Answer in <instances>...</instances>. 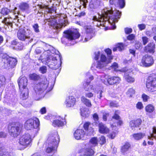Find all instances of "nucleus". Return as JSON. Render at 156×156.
Listing matches in <instances>:
<instances>
[{
  "mask_svg": "<svg viewBox=\"0 0 156 156\" xmlns=\"http://www.w3.org/2000/svg\"><path fill=\"white\" fill-rule=\"evenodd\" d=\"M0 57L2 58V61L5 63L6 61L8 62H13V66H14L16 64L17 61L16 59L11 58L9 57L6 54L4 53H1L0 54Z\"/></svg>",
  "mask_w": 156,
  "mask_h": 156,
  "instance_id": "obj_18",
  "label": "nucleus"
},
{
  "mask_svg": "<svg viewBox=\"0 0 156 156\" xmlns=\"http://www.w3.org/2000/svg\"><path fill=\"white\" fill-rule=\"evenodd\" d=\"M74 136L76 139L82 140L86 139L87 136L83 130L82 129H78L76 130L74 133Z\"/></svg>",
  "mask_w": 156,
  "mask_h": 156,
  "instance_id": "obj_16",
  "label": "nucleus"
},
{
  "mask_svg": "<svg viewBox=\"0 0 156 156\" xmlns=\"http://www.w3.org/2000/svg\"><path fill=\"white\" fill-rule=\"evenodd\" d=\"M99 142L100 144L102 145L104 144L106 142L105 137L103 136H101L100 138Z\"/></svg>",
  "mask_w": 156,
  "mask_h": 156,
  "instance_id": "obj_49",
  "label": "nucleus"
},
{
  "mask_svg": "<svg viewBox=\"0 0 156 156\" xmlns=\"http://www.w3.org/2000/svg\"><path fill=\"white\" fill-rule=\"evenodd\" d=\"M100 0H91L89 4L90 8L92 9H96L100 6Z\"/></svg>",
  "mask_w": 156,
  "mask_h": 156,
  "instance_id": "obj_23",
  "label": "nucleus"
},
{
  "mask_svg": "<svg viewBox=\"0 0 156 156\" xmlns=\"http://www.w3.org/2000/svg\"><path fill=\"white\" fill-rule=\"evenodd\" d=\"M136 107L138 109H141L143 108L144 106L142 103L139 102L136 104Z\"/></svg>",
  "mask_w": 156,
  "mask_h": 156,
  "instance_id": "obj_52",
  "label": "nucleus"
},
{
  "mask_svg": "<svg viewBox=\"0 0 156 156\" xmlns=\"http://www.w3.org/2000/svg\"><path fill=\"white\" fill-rule=\"evenodd\" d=\"M115 132H112L109 135V136L112 139H114L115 136Z\"/></svg>",
  "mask_w": 156,
  "mask_h": 156,
  "instance_id": "obj_64",
  "label": "nucleus"
},
{
  "mask_svg": "<svg viewBox=\"0 0 156 156\" xmlns=\"http://www.w3.org/2000/svg\"><path fill=\"white\" fill-rule=\"evenodd\" d=\"M39 70L41 73L42 74H44L47 72V67L45 66H43L39 68Z\"/></svg>",
  "mask_w": 156,
  "mask_h": 156,
  "instance_id": "obj_46",
  "label": "nucleus"
},
{
  "mask_svg": "<svg viewBox=\"0 0 156 156\" xmlns=\"http://www.w3.org/2000/svg\"><path fill=\"white\" fill-rule=\"evenodd\" d=\"M23 89V90H21L22 91L21 96L23 99H26L28 97V90L27 88Z\"/></svg>",
  "mask_w": 156,
  "mask_h": 156,
  "instance_id": "obj_35",
  "label": "nucleus"
},
{
  "mask_svg": "<svg viewBox=\"0 0 156 156\" xmlns=\"http://www.w3.org/2000/svg\"><path fill=\"white\" fill-rule=\"evenodd\" d=\"M93 118L94 120V121H95L94 123L95 125L96 126L98 124V120L99 119V117L98 115V114L95 113L93 115Z\"/></svg>",
  "mask_w": 156,
  "mask_h": 156,
  "instance_id": "obj_47",
  "label": "nucleus"
},
{
  "mask_svg": "<svg viewBox=\"0 0 156 156\" xmlns=\"http://www.w3.org/2000/svg\"><path fill=\"white\" fill-rule=\"evenodd\" d=\"M142 97L144 101H146L148 99H149V96L144 94L142 95Z\"/></svg>",
  "mask_w": 156,
  "mask_h": 156,
  "instance_id": "obj_56",
  "label": "nucleus"
},
{
  "mask_svg": "<svg viewBox=\"0 0 156 156\" xmlns=\"http://www.w3.org/2000/svg\"><path fill=\"white\" fill-rule=\"evenodd\" d=\"M22 127V125L19 124L9 126L8 129L9 134L13 137H17L20 134Z\"/></svg>",
  "mask_w": 156,
  "mask_h": 156,
  "instance_id": "obj_10",
  "label": "nucleus"
},
{
  "mask_svg": "<svg viewBox=\"0 0 156 156\" xmlns=\"http://www.w3.org/2000/svg\"><path fill=\"white\" fill-rule=\"evenodd\" d=\"M49 21L51 22L50 24L51 25L55 26L57 29L61 28L63 27H65L66 25L67 20L63 18L62 19L60 20L59 24L57 23L56 19H50L49 20Z\"/></svg>",
  "mask_w": 156,
  "mask_h": 156,
  "instance_id": "obj_14",
  "label": "nucleus"
},
{
  "mask_svg": "<svg viewBox=\"0 0 156 156\" xmlns=\"http://www.w3.org/2000/svg\"><path fill=\"white\" fill-rule=\"evenodd\" d=\"M97 126L99 127L100 133H107L109 132V129L102 122L99 123Z\"/></svg>",
  "mask_w": 156,
  "mask_h": 156,
  "instance_id": "obj_19",
  "label": "nucleus"
},
{
  "mask_svg": "<svg viewBox=\"0 0 156 156\" xmlns=\"http://www.w3.org/2000/svg\"><path fill=\"white\" fill-rule=\"evenodd\" d=\"M155 46L154 43L153 42L149 43L145 47L144 50L147 52L154 53L155 52Z\"/></svg>",
  "mask_w": 156,
  "mask_h": 156,
  "instance_id": "obj_22",
  "label": "nucleus"
},
{
  "mask_svg": "<svg viewBox=\"0 0 156 156\" xmlns=\"http://www.w3.org/2000/svg\"><path fill=\"white\" fill-rule=\"evenodd\" d=\"M90 84V82H86L83 83V88L86 91H90L92 90H94L93 86Z\"/></svg>",
  "mask_w": 156,
  "mask_h": 156,
  "instance_id": "obj_26",
  "label": "nucleus"
},
{
  "mask_svg": "<svg viewBox=\"0 0 156 156\" xmlns=\"http://www.w3.org/2000/svg\"><path fill=\"white\" fill-rule=\"evenodd\" d=\"M106 76L103 75L101 77V80L105 85L108 84L112 85L118 84L120 83L121 80L120 78L117 76L112 77L108 79L105 78Z\"/></svg>",
  "mask_w": 156,
  "mask_h": 156,
  "instance_id": "obj_12",
  "label": "nucleus"
},
{
  "mask_svg": "<svg viewBox=\"0 0 156 156\" xmlns=\"http://www.w3.org/2000/svg\"><path fill=\"white\" fill-rule=\"evenodd\" d=\"M83 153V154L80 156H92L94 153L93 150L90 148L84 149Z\"/></svg>",
  "mask_w": 156,
  "mask_h": 156,
  "instance_id": "obj_25",
  "label": "nucleus"
},
{
  "mask_svg": "<svg viewBox=\"0 0 156 156\" xmlns=\"http://www.w3.org/2000/svg\"><path fill=\"white\" fill-rule=\"evenodd\" d=\"M130 146V145L129 143H126L122 147L121 150L122 153L124 154H125L128 151Z\"/></svg>",
  "mask_w": 156,
  "mask_h": 156,
  "instance_id": "obj_30",
  "label": "nucleus"
},
{
  "mask_svg": "<svg viewBox=\"0 0 156 156\" xmlns=\"http://www.w3.org/2000/svg\"><path fill=\"white\" fill-rule=\"evenodd\" d=\"M18 82L20 91L23 89L26 88L27 85V80L25 76H20L18 79Z\"/></svg>",
  "mask_w": 156,
  "mask_h": 156,
  "instance_id": "obj_17",
  "label": "nucleus"
},
{
  "mask_svg": "<svg viewBox=\"0 0 156 156\" xmlns=\"http://www.w3.org/2000/svg\"><path fill=\"white\" fill-rule=\"evenodd\" d=\"M135 37V36L133 34L129 35L127 37V39L129 40H134Z\"/></svg>",
  "mask_w": 156,
  "mask_h": 156,
  "instance_id": "obj_58",
  "label": "nucleus"
},
{
  "mask_svg": "<svg viewBox=\"0 0 156 156\" xmlns=\"http://www.w3.org/2000/svg\"><path fill=\"white\" fill-rule=\"evenodd\" d=\"M13 62H7L6 61V62L4 63V64L3 65L4 67L6 69H9L10 68H13L14 66L16 65V64L14 66H13Z\"/></svg>",
  "mask_w": 156,
  "mask_h": 156,
  "instance_id": "obj_40",
  "label": "nucleus"
},
{
  "mask_svg": "<svg viewBox=\"0 0 156 156\" xmlns=\"http://www.w3.org/2000/svg\"><path fill=\"white\" fill-rule=\"evenodd\" d=\"M142 46V44L139 42L137 41L135 44V47L136 49H139Z\"/></svg>",
  "mask_w": 156,
  "mask_h": 156,
  "instance_id": "obj_55",
  "label": "nucleus"
},
{
  "mask_svg": "<svg viewBox=\"0 0 156 156\" xmlns=\"http://www.w3.org/2000/svg\"><path fill=\"white\" fill-rule=\"evenodd\" d=\"M10 12L9 10L7 8H3L1 10V13L4 15H7Z\"/></svg>",
  "mask_w": 156,
  "mask_h": 156,
  "instance_id": "obj_48",
  "label": "nucleus"
},
{
  "mask_svg": "<svg viewBox=\"0 0 156 156\" xmlns=\"http://www.w3.org/2000/svg\"><path fill=\"white\" fill-rule=\"evenodd\" d=\"M118 1L116 4V6L119 7L121 8H124L125 3V0H117Z\"/></svg>",
  "mask_w": 156,
  "mask_h": 156,
  "instance_id": "obj_41",
  "label": "nucleus"
},
{
  "mask_svg": "<svg viewBox=\"0 0 156 156\" xmlns=\"http://www.w3.org/2000/svg\"><path fill=\"white\" fill-rule=\"evenodd\" d=\"M135 93V90L132 88H131L128 89L127 92V94L128 96L132 97Z\"/></svg>",
  "mask_w": 156,
  "mask_h": 156,
  "instance_id": "obj_43",
  "label": "nucleus"
},
{
  "mask_svg": "<svg viewBox=\"0 0 156 156\" xmlns=\"http://www.w3.org/2000/svg\"><path fill=\"white\" fill-rule=\"evenodd\" d=\"M44 51L39 60H41L43 63L45 62L50 68L53 69L59 68L62 63L61 56L58 55L59 52L49 45H45Z\"/></svg>",
  "mask_w": 156,
  "mask_h": 156,
  "instance_id": "obj_1",
  "label": "nucleus"
},
{
  "mask_svg": "<svg viewBox=\"0 0 156 156\" xmlns=\"http://www.w3.org/2000/svg\"><path fill=\"white\" fill-rule=\"evenodd\" d=\"M90 113L89 110L86 108L81 109V115L83 117H88Z\"/></svg>",
  "mask_w": 156,
  "mask_h": 156,
  "instance_id": "obj_32",
  "label": "nucleus"
},
{
  "mask_svg": "<svg viewBox=\"0 0 156 156\" xmlns=\"http://www.w3.org/2000/svg\"><path fill=\"white\" fill-rule=\"evenodd\" d=\"M75 99L73 96H70L68 97L65 102V104L66 106L68 107H70L73 106L75 103Z\"/></svg>",
  "mask_w": 156,
  "mask_h": 156,
  "instance_id": "obj_20",
  "label": "nucleus"
},
{
  "mask_svg": "<svg viewBox=\"0 0 156 156\" xmlns=\"http://www.w3.org/2000/svg\"><path fill=\"white\" fill-rule=\"evenodd\" d=\"M118 64L116 62L113 63L112 66V69H114L115 70H116V69L118 68Z\"/></svg>",
  "mask_w": 156,
  "mask_h": 156,
  "instance_id": "obj_59",
  "label": "nucleus"
},
{
  "mask_svg": "<svg viewBox=\"0 0 156 156\" xmlns=\"http://www.w3.org/2000/svg\"><path fill=\"white\" fill-rule=\"evenodd\" d=\"M64 37L69 40H74L78 38L80 34L76 29H72L65 31Z\"/></svg>",
  "mask_w": 156,
  "mask_h": 156,
  "instance_id": "obj_11",
  "label": "nucleus"
},
{
  "mask_svg": "<svg viewBox=\"0 0 156 156\" xmlns=\"http://www.w3.org/2000/svg\"><path fill=\"white\" fill-rule=\"evenodd\" d=\"M85 96L86 97L90 98L93 96V94L91 92H87L85 94Z\"/></svg>",
  "mask_w": 156,
  "mask_h": 156,
  "instance_id": "obj_62",
  "label": "nucleus"
},
{
  "mask_svg": "<svg viewBox=\"0 0 156 156\" xmlns=\"http://www.w3.org/2000/svg\"><path fill=\"white\" fill-rule=\"evenodd\" d=\"M5 25L12 27V19L11 18H5L3 20Z\"/></svg>",
  "mask_w": 156,
  "mask_h": 156,
  "instance_id": "obj_36",
  "label": "nucleus"
},
{
  "mask_svg": "<svg viewBox=\"0 0 156 156\" xmlns=\"http://www.w3.org/2000/svg\"><path fill=\"white\" fill-rule=\"evenodd\" d=\"M85 29L87 33L86 34L87 35L85 37L82 36V41H83V42L87 41L90 39L94 35V34H93V29L91 27L89 26L86 27Z\"/></svg>",
  "mask_w": 156,
  "mask_h": 156,
  "instance_id": "obj_15",
  "label": "nucleus"
},
{
  "mask_svg": "<svg viewBox=\"0 0 156 156\" xmlns=\"http://www.w3.org/2000/svg\"><path fill=\"white\" fill-rule=\"evenodd\" d=\"M132 30L131 28H126L125 29V32L126 34H129L132 32Z\"/></svg>",
  "mask_w": 156,
  "mask_h": 156,
  "instance_id": "obj_63",
  "label": "nucleus"
},
{
  "mask_svg": "<svg viewBox=\"0 0 156 156\" xmlns=\"http://www.w3.org/2000/svg\"><path fill=\"white\" fill-rule=\"evenodd\" d=\"M146 34L148 37H151L154 35V34H153L152 31H147L146 32Z\"/></svg>",
  "mask_w": 156,
  "mask_h": 156,
  "instance_id": "obj_54",
  "label": "nucleus"
},
{
  "mask_svg": "<svg viewBox=\"0 0 156 156\" xmlns=\"http://www.w3.org/2000/svg\"><path fill=\"white\" fill-rule=\"evenodd\" d=\"M124 45L122 43H120L117 44L116 47L114 48L113 49V51H121L124 49Z\"/></svg>",
  "mask_w": 156,
  "mask_h": 156,
  "instance_id": "obj_38",
  "label": "nucleus"
},
{
  "mask_svg": "<svg viewBox=\"0 0 156 156\" xmlns=\"http://www.w3.org/2000/svg\"><path fill=\"white\" fill-rule=\"evenodd\" d=\"M121 14V12L119 11H113L109 8H105L102 10L101 15L99 14L98 17L96 16H94L93 20L95 22H98L96 25L98 27L100 26H105V22L108 21L112 26V29H115L116 28L115 23L118 22L120 18Z\"/></svg>",
  "mask_w": 156,
  "mask_h": 156,
  "instance_id": "obj_2",
  "label": "nucleus"
},
{
  "mask_svg": "<svg viewBox=\"0 0 156 156\" xmlns=\"http://www.w3.org/2000/svg\"><path fill=\"white\" fill-rule=\"evenodd\" d=\"M141 120L138 119L135 120H133L130 121L129 126L132 129H135V127L139 126L141 124Z\"/></svg>",
  "mask_w": 156,
  "mask_h": 156,
  "instance_id": "obj_21",
  "label": "nucleus"
},
{
  "mask_svg": "<svg viewBox=\"0 0 156 156\" xmlns=\"http://www.w3.org/2000/svg\"><path fill=\"white\" fill-rule=\"evenodd\" d=\"M29 77L31 80H38L40 78V77L39 75L35 73L30 74Z\"/></svg>",
  "mask_w": 156,
  "mask_h": 156,
  "instance_id": "obj_39",
  "label": "nucleus"
},
{
  "mask_svg": "<svg viewBox=\"0 0 156 156\" xmlns=\"http://www.w3.org/2000/svg\"><path fill=\"white\" fill-rule=\"evenodd\" d=\"M17 35L19 40L28 43L32 42L33 40V33L28 29L20 30L17 32Z\"/></svg>",
  "mask_w": 156,
  "mask_h": 156,
  "instance_id": "obj_6",
  "label": "nucleus"
},
{
  "mask_svg": "<svg viewBox=\"0 0 156 156\" xmlns=\"http://www.w3.org/2000/svg\"><path fill=\"white\" fill-rule=\"evenodd\" d=\"M81 100L87 106L90 107L91 105V102L90 100L86 98L84 96H82L81 98Z\"/></svg>",
  "mask_w": 156,
  "mask_h": 156,
  "instance_id": "obj_33",
  "label": "nucleus"
},
{
  "mask_svg": "<svg viewBox=\"0 0 156 156\" xmlns=\"http://www.w3.org/2000/svg\"><path fill=\"white\" fill-rule=\"evenodd\" d=\"M49 84V82L46 79L44 81L37 84L34 87V90L35 93L34 96L36 100H39L40 98L44 97V91L46 90Z\"/></svg>",
  "mask_w": 156,
  "mask_h": 156,
  "instance_id": "obj_5",
  "label": "nucleus"
},
{
  "mask_svg": "<svg viewBox=\"0 0 156 156\" xmlns=\"http://www.w3.org/2000/svg\"><path fill=\"white\" fill-rule=\"evenodd\" d=\"M11 44L14 45V47L15 49L17 50H21L22 48V46L16 40L12 41L11 42Z\"/></svg>",
  "mask_w": 156,
  "mask_h": 156,
  "instance_id": "obj_31",
  "label": "nucleus"
},
{
  "mask_svg": "<svg viewBox=\"0 0 156 156\" xmlns=\"http://www.w3.org/2000/svg\"><path fill=\"white\" fill-rule=\"evenodd\" d=\"M146 87L149 91L154 92L156 90V75L155 74H151L148 77Z\"/></svg>",
  "mask_w": 156,
  "mask_h": 156,
  "instance_id": "obj_9",
  "label": "nucleus"
},
{
  "mask_svg": "<svg viewBox=\"0 0 156 156\" xmlns=\"http://www.w3.org/2000/svg\"><path fill=\"white\" fill-rule=\"evenodd\" d=\"M31 141L30 135L29 134H25L21 136L19 139L18 148L23 149L28 146Z\"/></svg>",
  "mask_w": 156,
  "mask_h": 156,
  "instance_id": "obj_8",
  "label": "nucleus"
},
{
  "mask_svg": "<svg viewBox=\"0 0 156 156\" xmlns=\"http://www.w3.org/2000/svg\"><path fill=\"white\" fill-rule=\"evenodd\" d=\"M141 62L143 66L146 67L151 66L154 62L153 58L148 55H145L143 56Z\"/></svg>",
  "mask_w": 156,
  "mask_h": 156,
  "instance_id": "obj_13",
  "label": "nucleus"
},
{
  "mask_svg": "<svg viewBox=\"0 0 156 156\" xmlns=\"http://www.w3.org/2000/svg\"><path fill=\"white\" fill-rule=\"evenodd\" d=\"M154 107L151 104H149L145 107V111L146 112L151 113L153 112L154 110Z\"/></svg>",
  "mask_w": 156,
  "mask_h": 156,
  "instance_id": "obj_37",
  "label": "nucleus"
},
{
  "mask_svg": "<svg viewBox=\"0 0 156 156\" xmlns=\"http://www.w3.org/2000/svg\"><path fill=\"white\" fill-rule=\"evenodd\" d=\"M138 27L139 28L140 30H142L146 28V25L144 24H138Z\"/></svg>",
  "mask_w": 156,
  "mask_h": 156,
  "instance_id": "obj_57",
  "label": "nucleus"
},
{
  "mask_svg": "<svg viewBox=\"0 0 156 156\" xmlns=\"http://www.w3.org/2000/svg\"><path fill=\"white\" fill-rule=\"evenodd\" d=\"M59 141V137L57 132L50 135L47 140L48 146L46 149V152L52 154L55 153L56 151Z\"/></svg>",
  "mask_w": 156,
  "mask_h": 156,
  "instance_id": "obj_4",
  "label": "nucleus"
},
{
  "mask_svg": "<svg viewBox=\"0 0 156 156\" xmlns=\"http://www.w3.org/2000/svg\"><path fill=\"white\" fill-rule=\"evenodd\" d=\"M105 51L108 55V58L103 54H101L100 56L99 51L95 52L94 53V59L96 60H98L95 66L97 68L101 69L106 66L108 64L111 62V60L112 59V57L111 55V50L108 48L105 49Z\"/></svg>",
  "mask_w": 156,
  "mask_h": 156,
  "instance_id": "obj_3",
  "label": "nucleus"
},
{
  "mask_svg": "<svg viewBox=\"0 0 156 156\" xmlns=\"http://www.w3.org/2000/svg\"><path fill=\"white\" fill-rule=\"evenodd\" d=\"M142 40L144 45H146L149 41L148 38L146 36L142 37Z\"/></svg>",
  "mask_w": 156,
  "mask_h": 156,
  "instance_id": "obj_51",
  "label": "nucleus"
},
{
  "mask_svg": "<svg viewBox=\"0 0 156 156\" xmlns=\"http://www.w3.org/2000/svg\"><path fill=\"white\" fill-rule=\"evenodd\" d=\"M124 78L125 80L129 83H133L135 81V78L126 73H125Z\"/></svg>",
  "mask_w": 156,
  "mask_h": 156,
  "instance_id": "obj_28",
  "label": "nucleus"
},
{
  "mask_svg": "<svg viewBox=\"0 0 156 156\" xmlns=\"http://www.w3.org/2000/svg\"><path fill=\"white\" fill-rule=\"evenodd\" d=\"M109 115V114L108 113H105L103 115V119L105 121H106L107 120V117Z\"/></svg>",
  "mask_w": 156,
  "mask_h": 156,
  "instance_id": "obj_60",
  "label": "nucleus"
},
{
  "mask_svg": "<svg viewBox=\"0 0 156 156\" xmlns=\"http://www.w3.org/2000/svg\"><path fill=\"white\" fill-rule=\"evenodd\" d=\"M61 120L62 119L60 117L58 119H55L53 121L52 123V125L54 126L61 127L64 125V123Z\"/></svg>",
  "mask_w": 156,
  "mask_h": 156,
  "instance_id": "obj_24",
  "label": "nucleus"
},
{
  "mask_svg": "<svg viewBox=\"0 0 156 156\" xmlns=\"http://www.w3.org/2000/svg\"><path fill=\"white\" fill-rule=\"evenodd\" d=\"M98 144V140L96 137H93L90 140L89 144V147H94Z\"/></svg>",
  "mask_w": 156,
  "mask_h": 156,
  "instance_id": "obj_34",
  "label": "nucleus"
},
{
  "mask_svg": "<svg viewBox=\"0 0 156 156\" xmlns=\"http://www.w3.org/2000/svg\"><path fill=\"white\" fill-rule=\"evenodd\" d=\"M119 113L118 111H115L114 115L112 116V118L116 120H118L120 119L119 116L117 114Z\"/></svg>",
  "mask_w": 156,
  "mask_h": 156,
  "instance_id": "obj_53",
  "label": "nucleus"
},
{
  "mask_svg": "<svg viewBox=\"0 0 156 156\" xmlns=\"http://www.w3.org/2000/svg\"><path fill=\"white\" fill-rule=\"evenodd\" d=\"M44 48H41L37 47L36 49L35 50V52L37 54H38L44 51Z\"/></svg>",
  "mask_w": 156,
  "mask_h": 156,
  "instance_id": "obj_50",
  "label": "nucleus"
},
{
  "mask_svg": "<svg viewBox=\"0 0 156 156\" xmlns=\"http://www.w3.org/2000/svg\"><path fill=\"white\" fill-rule=\"evenodd\" d=\"M32 27L34 31L36 33H38L40 32L39 29V27L37 23H35L33 24Z\"/></svg>",
  "mask_w": 156,
  "mask_h": 156,
  "instance_id": "obj_45",
  "label": "nucleus"
},
{
  "mask_svg": "<svg viewBox=\"0 0 156 156\" xmlns=\"http://www.w3.org/2000/svg\"><path fill=\"white\" fill-rule=\"evenodd\" d=\"M145 134L144 133H141L134 134L133 136L134 139L136 140H139L142 139L145 136Z\"/></svg>",
  "mask_w": 156,
  "mask_h": 156,
  "instance_id": "obj_29",
  "label": "nucleus"
},
{
  "mask_svg": "<svg viewBox=\"0 0 156 156\" xmlns=\"http://www.w3.org/2000/svg\"><path fill=\"white\" fill-rule=\"evenodd\" d=\"M153 133L151 135V136H148V139H152L153 138H154L156 140V127H154L153 128Z\"/></svg>",
  "mask_w": 156,
  "mask_h": 156,
  "instance_id": "obj_42",
  "label": "nucleus"
},
{
  "mask_svg": "<svg viewBox=\"0 0 156 156\" xmlns=\"http://www.w3.org/2000/svg\"><path fill=\"white\" fill-rule=\"evenodd\" d=\"M40 122L38 119L36 117L27 120L25 122L24 126L27 130L36 129L35 131L39 130V126Z\"/></svg>",
  "mask_w": 156,
  "mask_h": 156,
  "instance_id": "obj_7",
  "label": "nucleus"
},
{
  "mask_svg": "<svg viewBox=\"0 0 156 156\" xmlns=\"http://www.w3.org/2000/svg\"><path fill=\"white\" fill-rule=\"evenodd\" d=\"M118 1L117 0H109V3L111 4H114L116 6V4Z\"/></svg>",
  "mask_w": 156,
  "mask_h": 156,
  "instance_id": "obj_61",
  "label": "nucleus"
},
{
  "mask_svg": "<svg viewBox=\"0 0 156 156\" xmlns=\"http://www.w3.org/2000/svg\"><path fill=\"white\" fill-rule=\"evenodd\" d=\"M29 4L25 2H21L19 6L20 9L22 11L27 10L29 8Z\"/></svg>",
  "mask_w": 156,
  "mask_h": 156,
  "instance_id": "obj_27",
  "label": "nucleus"
},
{
  "mask_svg": "<svg viewBox=\"0 0 156 156\" xmlns=\"http://www.w3.org/2000/svg\"><path fill=\"white\" fill-rule=\"evenodd\" d=\"M2 149L0 147V156H13V154L12 153H3Z\"/></svg>",
  "mask_w": 156,
  "mask_h": 156,
  "instance_id": "obj_44",
  "label": "nucleus"
}]
</instances>
